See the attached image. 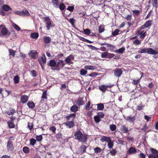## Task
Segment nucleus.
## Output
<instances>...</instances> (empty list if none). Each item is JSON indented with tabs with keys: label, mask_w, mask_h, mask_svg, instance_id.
Instances as JSON below:
<instances>
[{
	"label": "nucleus",
	"mask_w": 158,
	"mask_h": 158,
	"mask_svg": "<svg viewBox=\"0 0 158 158\" xmlns=\"http://www.w3.org/2000/svg\"><path fill=\"white\" fill-rule=\"evenodd\" d=\"M110 128L111 131H114L116 128V126L114 124H112L110 125Z\"/></svg>",
	"instance_id": "nucleus-40"
},
{
	"label": "nucleus",
	"mask_w": 158,
	"mask_h": 158,
	"mask_svg": "<svg viewBox=\"0 0 158 158\" xmlns=\"http://www.w3.org/2000/svg\"><path fill=\"white\" fill-rule=\"evenodd\" d=\"M107 143V146L108 148L110 149H112L114 146L113 141H112L111 140L109 141V142H108Z\"/></svg>",
	"instance_id": "nucleus-27"
},
{
	"label": "nucleus",
	"mask_w": 158,
	"mask_h": 158,
	"mask_svg": "<svg viewBox=\"0 0 158 158\" xmlns=\"http://www.w3.org/2000/svg\"><path fill=\"white\" fill-rule=\"evenodd\" d=\"M74 59L73 56L72 55H70L69 56H68L65 59V61L66 62V63L68 64H70L73 63V62H71V60Z\"/></svg>",
	"instance_id": "nucleus-11"
},
{
	"label": "nucleus",
	"mask_w": 158,
	"mask_h": 158,
	"mask_svg": "<svg viewBox=\"0 0 158 158\" xmlns=\"http://www.w3.org/2000/svg\"><path fill=\"white\" fill-rule=\"evenodd\" d=\"M87 147L85 145L81 146L78 149V152L79 153L82 154L85 151Z\"/></svg>",
	"instance_id": "nucleus-15"
},
{
	"label": "nucleus",
	"mask_w": 158,
	"mask_h": 158,
	"mask_svg": "<svg viewBox=\"0 0 158 158\" xmlns=\"http://www.w3.org/2000/svg\"><path fill=\"white\" fill-rule=\"evenodd\" d=\"M88 47H89V48L93 50L96 51L98 49V48L91 45H88Z\"/></svg>",
	"instance_id": "nucleus-54"
},
{
	"label": "nucleus",
	"mask_w": 158,
	"mask_h": 158,
	"mask_svg": "<svg viewBox=\"0 0 158 158\" xmlns=\"http://www.w3.org/2000/svg\"><path fill=\"white\" fill-rule=\"evenodd\" d=\"M151 151L152 153H155L156 154V158H158V151L153 148L151 149Z\"/></svg>",
	"instance_id": "nucleus-39"
},
{
	"label": "nucleus",
	"mask_w": 158,
	"mask_h": 158,
	"mask_svg": "<svg viewBox=\"0 0 158 158\" xmlns=\"http://www.w3.org/2000/svg\"><path fill=\"white\" fill-rule=\"evenodd\" d=\"M58 7H59L60 9L61 10H64L65 7V5L64 4L62 3L60 4L59 6Z\"/></svg>",
	"instance_id": "nucleus-47"
},
{
	"label": "nucleus",
	"mask_w": 158,
	"mask_h": 158,
	"mask_svg": "<svg viewBox=\"0 0 158 158\" xmlns=\"http://www.w3.org/2000/svg\"><path fill=\"white\" fill-rule=\"evenodd\" d=\"M7 149L9 150H12L13 149V145L11 141H8L7 143Z\"/></svg>",
	"instance_id": "nucleus-21"
},
{
	"label": "nucleus",
	"mask_w": 158,
	"mask_h": 158,
	"mask_svg": "<svg viewBox=\"0 0 158 158\" xmlns=\"http://www.w3.org/2000/svg\"><path fill=\"white\" fill-rule=\"evenodd\" d=\"M84 32L85 34L87 35H89L91 33L90 30L89 29L84 30Z\"/></svg>",
	"instance_id": "nucleus-56"
},
{
	"label": "nucleus",
	"mask_w": 158,
	"mask_h": 158,
	"mask_svg": "<svg viewBox=\"0 0 158 158\" xmlns=\"http://www.w3.org/2000/svg\"><path fill=\"white\" fill-rule=\"evenodd\" d=\"M9 56H12L13 57L15 56L16 51L13 50L12 49H10L9 50Z\"/></svg>",
	"instance_id": "nucleus-28"
},
{
	"label": "nucleus",
	"mask_w": 158,
	"mask_h": 158,
	"mask_svg": "<svg viewBox=\"0 0 158 158\" xmlns=\"http://www.w3.org/2000/svg\"><path fill=\"white\" fill-rule=\"evenodd\" d=\"M83 98L80 97L75 101V103L78 106L82 105L84 104V102L83 100Z\"/></svg>",
	"instance_id": "nucleus-10"
},
{
	"label": "nucleus",
	"mask_w": 158,
	"mask_h": 158,
	"mask_svg": "<svg viewBox=\"0 0 158 158\" xmlns=\"http://www.w3.org/2000/svg\"><path fill=\"white\" fill-rule=\"evenodd\" d=\"M149 158H156V154L155 153H152V154L149 155L148 156Z\"/></svg>",
	"instance_id": "nucleus-64"
},
{
	"label": "nucleus",
	"mask_w": 158,
	"mask_h": 158,
	"mask_svg": "<svg viewBox=\"0 0 158 158\" xmlns=\"http://www.w3.org/2000/svg\"><path fill=\"white\" fill-rule=\"evenodd\" d=\"M94 119L95 122L97 123H98L100 121V118L97 115L95 116L94 117Z\"/></svg>",
	"instance_id": "nucleus-42"
},
{
	"label": "nucleus",
	"mask_w": 158,
	"mask_h": 158,
	"mask_svg": "<svg viewBox=\"0 0 158 158\" xmlns=\"http://www.w3.org/2000/svg\"><path fill=\"white\" fill-rule=\"evenodd\" d=\"M125 119L129 123L133 122L135 119V116H127L126 117L124 116Z\"/></svg>",
	"instance_id": "nucleus-13"
},
{
	"label": "nucleus",
	"mask_w": 158,
	"mask_h": 158,
	"mask_svg": "<svg viewBox=\"0 0 158 158\" xmlns=\"http://www.w3.org/2000/svg\"><path fill=\"white\" fill-rule=\"evenodd\" d=\"M23 151L24 153H27L30 152V149L27 147H25L23 148Z\"/></svg>",
	"instance_id": "nucleus-36"
},
{
	"label": "nucleus",
	"mask_w": 158,
	"mask_h": 158,
	"mask_svg": "<svg viewBox=\"0 0 158 158\" xmlns=\"http://www.w3.org/2000/svg\"><path fill=\"white\" fill-rule=\"evenodd\" d=\"M36 139L38 141H40L43 139L42 136L41 135L36 136L35 137Z\"/></svg>",
	"instance_id": "nucleus-46"
},
{
	"label": "nucleus",
	"mask_w": 158,
	"mask_h": 158,
	"mask_svg": "<svg viewBox=\"0 0 158 158\" xmlns=\"http://www.w3.org/2000/svg\"><path fill=\"white\" fill-rule=\"evenodd\" d=\"M85 68L86 69L89 70H94L96 69V67L95 66H85Z\"/></svg>",
	"instance_id": "nucleus-38"
},
{
	"label": "nucleus",
	"mask_w": 158,
	"mask_h": 158,
	"mask_svg": "<svg viewBox=\"0 0 158 158\" xmlns=\"http://www.w3.org/2000/svg\"><path fill=\"white\" fill-rule=\"evenodd\" d=\"M3 10L6 11H7L10 10L11 11L12 10V8L8 5L6 4H4L2 6Z\"/></svg>",
	"instance_id": "nucleus-18"
},
{
	"label": "nucleus",
	"mask_w": 158,
	"mask_h": 158,
	"mask_svg": "<svg viewBox=\"0 0 158 158\" xmlns=\"http://www.w3.org/2000/svg\"><path fill=\"white\" fill-rule=\"evenodd\" d=\"M97 115L100 118H102L104 117V114L102 112H99L98 113Z\"/></svg>",
	"instance_id": "nucleus-52"
},
{
	"label": "nucleus",
	"mask_w": 158,
	"mask_h": 158,
	"mask_svg": "<svg viewBox=\"0 0 158 158\" xmlns=\"http://www.w3.org/2000/svg\"><path fill=\"white\" fill-rule=\"evenodd\" d=\"M152 21L151 20H148L146 21L145 23L141 27V29H143L145 28H147L149 26H150L151 25Z\"/></svg>",
	"instance_id": "nucleus-14"
},
{
	"label": "nucleus",
	"mask_w": 158,
	"mask_h": 158,
	"mask_svg": "<svg viewBox=\"0 0 158 158\" xmlns=\"http://www.w3.org/2000/svg\"><path fill=\"white\" fill-rule=\"evenodd\" d=\"M29 55L33 59H35L38 57L37 53L36 51L31 50Z\"/></svg>",
	"instance_id": "nucleus-9"
},
{
	"label": "nucleus",
	"mask_w": 158,
	"mask_h": 158,
	"mask_svg": "<svg viewBox=\"0 0 158 158\" xmlns=\"http://www.w3.org/2000/svg\"><path fill=\"white\" fill-rule=\"evenodd\" d=\"M42 60L43 63L45 64L46 62V57L44 54H43L42 56Z\"/></svg>",
	"instance_id": "nucleus-60"
},
{
	"label": "nucleus",
	"mask_w": 158,
	"mask_h": 158,
	"mask_svg": "<svg viewBox=\"0 0 158 158\" xmlns=\"http://www.w3.org/2000/svg\"><path fill=\"white\" fill-rule=\"evenodd\" d=\"M74 136L76 139L82 142H86L87 139V135H83L79 131H77L74 133Z\"/></svg>",
	"instance_id": "nucleus-1"
},
{
	"label": "nucleus",
	"mask_w": 158,
	"mask_h": 158,
	"mask_svg": "<svg viewBox=\"0 0 158 158\" xmlns=\"http://www.w3.org/2000/svg\"><path fill=\"white\" fill-rule=\"evenodd\" d=\"M13 80L15 84H18L19 82V78L18 75L15 76L14 77Z\"/></svg>",
	"instance_id": "nucleus-32"
},
{
	"label": "nucleus",
	"mask_w": 158,
	"mask_h": 158,
	"mask_svg": "<svg viewBox=\"0 0 158 158\" xmlns=\"http://www.w3.org/2000/svg\"><path fill=\"white\" fill-rule=\"evenodd\" d=\"M15 110L14 109H12L6 112V113L9 115H13L15 113Z\"/></svg>",
	"instance_id": "nucleus-35"
},
{
	"label": "nucleus",
	"mask_w": 158,
	"mask_h": 158,
	"mask_svg": "<svg viewBox=\"0 0 158 158\" xmlns=\"http://www.w3.org/2000/svg\"><path fill=\"white\" fill-rule=\"evenodd\" d=\"M104 28L103 26L102 25H100L99 27V31L100 33H102L104 31Z\"/></svg>",
	"instance_id": "nucleus-50"
},
{
	"label": "nucleus",
	"mask_w": 158,
	"mask_h": 158,
	"mask_svg": "<svg viewBox=\"0 0 158 158\" xmlns=\"http://www.w3.org/2000/svg\"><path fill=\"white\" fill-rule=\"evenodd\" d=\"M108 55V53L106 52H103L101 53V57L102 58H106L107 56Z\"/></svg>",
	"instance_id": "nucleus-45"
},
{
	"label": "nucleus",
	"mask_w": 158,
	"mask_h": 158,
	"mask_svg": "<svg viewBox=\"0 0 158 158\" xmlns=\"http://www.w3.org/2000/svg\"><path fill=\"white\" fill-rule=\"evenodd\" d=\"M30 144L34 146L36 142V140L34 139H30Z\"/></svg>",
	"instance_id": "nucleus-44"
},
{
	"label": "nucleus",
	"mask_w": 158,
	"mask_h": 158,
	"mask_svg": "<svg viewBox=\"0 0 158 158\" xmlns=\"http://www.w3.org/2000/svg\"><path fill=\"white\" fill-rule=\"evenodd\" d=\"M28 99V97L25 95H22L20 98L21 102L23 103H25L27 102Z\"/></svg>",
	"instance_id": "nucleus-12"
},
{
	"label": "nucleus",
	"mask_w": 158,
	"mask_h": 158,
	"mask_svg": "<svg viewBox=\"0 0 158 158\" xmlns=\"http://www.w3.org/2000/svg\"><path fill=\"white\" fill-rule=\"evenodd\" d=\"M44 40L46 44H48L50 42L51 39L49 37H44Z\"/></svg>",
	"instance_id": "nucleus-31"
},
{
	"label": "nucleus",
	"mask_w": 158,
	"mask_h": 158,
	"mask_svg": "<svg viewBox=\"0 0 158 158\" xmlns=\"http://www.w3.org/2000/svg\"><path fill=\"white\" fill-rule=\"evenodd\" d=\"M78 110V107L76 105H73L71 106L70 110L72 112H75Z\"/></svg>",
	"instance_id": "nucleus-23"
},
{
	"label": "nucleus",
	"mask_w": 158,
	"mask_h": 158,
	"mask_svg": "<svg viewBox=\"0 0 158 158\" xmlns=\"http://www.w3.org/2000/svg\"><path fill=\"white\" fill-rule=\"evenodd\" d=\"M47 96V91H45L43 92L42 94V98L43 99H46Z\"/></svg>",
	"instance_id": "nucleus-55"
},
{
	"label": "nucleus",
	"mask_w": 158,
	"mask_h": 158,
	"mask_svg": "<svg viewBox=\"0 0 158 158\" xmlns=\"http://www.w3.org/2000/svg\"><path fill=\"white\" fill-rule=\"evenodd\" d=\"M100 45L102 46L100 48V49L102 51H105L107 50V48H108L113 47L112 45L106 43H102L100 44Z\"/></svg>",
	"instance_id": "nucleus-4"
},
{
	"label": "nucleus",
	"mask_w": 158,
	"mask_h": 158,
	"mask_svg": "<svg viewBox=\"0 0 158 158\" xmlns=\"http://www.w3.org/2000/svg\"><path fill=\"white\" fill-rule=\"evenodd\" d=\"M94 153H98L101 152L102 151V150L100 148L97 147L94 149Z\"/></svg>",
	"instance_id": "nucleus-30"
},
{
	"label": "nucleus",
	"mask_w": 158,
	"mask_h": 158,
	"mask_svg": "<svg viewBox=\"0 0 158 158\" xmlns=\"http://www.w3.org/2000/svg\"><path fill=\"white\" fill-rule=\"evenodd\" d=\"M142 29H141V27H140V29L138 30L137 33V35H140L143 32V31H142L141 30Z\"/></svg>",
	"instance_id": "nucleus-62"
},
{
	"label": "nucleus",
	"mask_w": 158,
	"mask_h": 158,
	"mask_svg": "<svg viewBox=\"0 0 158 158\" xmlns=\"http://www.w3.org/2000/svg\"><path fill=\"white\" fill-rule=\"evenodd\" d=\"M157 0H153V6L157 8Z\"/></svg>",
	"instance_id": "nucleus-53"
},
{
	"label": "nucleus",
	"mask_w": 158,
	"mask_h": 158,
	"mask_svg": "<svg viewBox=\"0 0 158 158\" xmlns=\"http://www.w3.org/2000/svg\"><path fill=\"white\" fill-rule=\"evenodd\" d=\"M44 22L46 24L47 30H50V28L54 26L53 22L48 17H45L44 18Z\"/></svg>",
	"instance_id": "nucleus-3"
},
{
	"label": "nucleus",
	"mask_w": 158,
	"mask_h": 158,
	"mask_svg": "<svg viewBox=\"0 0 158 158\" xmlns=\"http://www.w3.org/2000/svg\"><path fill=\"white\" fill-rule=\"evenodd\" d=\"M27 105L29 108L31 109L33 108L35 106L34 103L33 102L30 101L28 102Z\"/></svg>",
	"instance_id": "nucleus-25"
},
{
	"label": "nucleus",
	"mask_w": 158,
	"mask_h": 158,
	"mask_svg": "<svg viewBox=\"0 0 158 158\" xmlns=\"http://www.w3.org/2000/svg\"><path fill=\"white\" fill-rule=\"evenodd\" d=\"M124 18L127 20H131L132 19V15H131L129 14L126 16Z\"/></svg>",
	"instance_id": "nucleus-51"
},
{
	"label": "nucleus",
	"mask_w": 158,
	"mask_h": 158,
	"mask_svg": "<svg viewBox=\"0 0 158 158\" xmlns=\"http://www.w3.org/2000/svg\"><path fill=\"white\" fill-rule=\"evenodd\" d=\"M90 102L89 101H88L87 104L85 106V109L86 110H89V106H90Z\"/></svg>",
	"instance_id": "nucleus-58"
},
{
	"label": "nucleus",
	"mask_w": 158,
	"mask_h": 158,
	"mask_svg": "<svg viewBox=\"0 0 158 158\" xmlns=\"http://www.w3.org/2000/svg\"><path fill=\"white\" fill-rule=\"evenodd\" d=\"M56 64H57L55 60H52L49 61V63L48 64V66L52 67L56 66Z\"/></svg>",
	"instance_id": "nucleus-17"
},
{
	"label": "nucleus",
	"mask_w": 158,
	"mask_h": 158,
	"mask_svg": "<svg viewBox=\"0 0 158 158\" xmlns=\"http://www.w3.org/2000/svg\"><path fill=\"white\" fill-rule=\"evenodd\" d=\"M13 27L17 31H19L20 30V28L16 24H14L13 25Z\"/></svg>",
	"instance_id": "nucleus-61"
},
{
	"label": "nucleus",
	"mask_w": 158,
	"mask_h": 158,
	"mask_svg": "<svg viewBox=\"0 0 158 158\" xmlns=\"http://www.w3.org/2000/svg\"><path fill=\"white\" fill-rule=\"evenodd\" d=\"M139 53H148L149 54H158V49L154 50L152 48H143L140 49L138 51Z\"/></svg>",
	"instance_id": "nucleus-2"
},
{
	"label": "nucleus",
	"mask_w": 158,
	"mask_h": 158,
	"mask_svg": "<svg viewBox=\"0 0 158 158\" xmlns=\"http://www.w3.org/2000/svg\"><path fill=\"white\" fill-rule=\"evenodd\" d=\"M132 11L134 16H137L139 13V11L138 10H133Z\"/></svg>",
	"instance_id": "nucleus-49"
},
{
	"label": "nucleus",
	"mask_w": 158,
	"mask_h": 158,
	"mask_svg": "<svg viewBox=\"0 0 158 158\" xmlns=\"http://www.w3.org/2000/svg\"><path fill=\"white\" fill-rule=\"evenodd\" d=\"M28 127L30 130H31L33 127V123H28Z\"/></svg>",
	"instance_id": "nucleus-59"
},
{
	"label": "nucleus",
	"mask_w": 158,
	"mask_h": 158,
	"mask_svg": "<svg viewBox=\"0 0 158 158\" xmlns=\"http://www.w3.org/2000/svg\"><path fill=\"white\" fill-rule=\"evenodd\" d=\"M22 16H28L30 15V13L29 12L26 10H24L22 11Z\"/></svg>",
	"instance_id": "nucleus-34"
},
{
	"label": "nucleus",
	"mask_w": 158,
	"mask_h": 158,
	"mask_svg": "<svg viewBox=\"0 0 158 158\" xmlns=\"http://www.w3.org/2000/svg\"><path fill=\"white\" fill-rule=\"evenodd\" d=\"M60 0H52V3L53 4L54 6L55 7H58L60 4L59 1Z\"/></svg>",
	"instance_id": "nucleus-20"
},
{
	"label": "nucleus",
	"mask_w": 158,
	"mask_h": 158,
	"mask_svg": "<svg viewBox=\"0 0 158 158\" xmlns=\"http://www.w3.org/2000/svg\"><path fill=\"white\" fill-rule=\"evenodd\" d=\"M8 126L10 128H14L15 127V125L14 122L11 120H10L7 121Z\"/></svg>",
	"instance_id": "nucleus-22"
},
{
	"label": "nucleus",
	"mask_w": 158,
	"mask_h": 158,
	"mask_svg": "<svg viewBox=\"0 0 158 158\" xmlns=\"http://www.w3.org/2000/svg\"><path fill=\"white\" fill-rule=\"evenodd\" d=\"M111 140V139L110 137L103 136L101 139V141L102 142H106L108 143Z\"/></svg>",
	"instance_id": "nucleus-16"
},
{
	"label": "nucleus",
	"mask_w": 158,
	"mask_h": 158,
	"mask_svg": "<svg viewBox=\"0 0 158 158\" xmlns=\"http://www.w3.org/2000/svg\"><path fill=\"white\" fill-rule=\"evenodd\" d=\"M87 71L84 69H81L80 71V74L81 75H84L87 74Z\"/></svg>",
	"instance_id": "nucleus-43"
},
{
	"label": "nucleus",
	"mask_w": 158,
	"mask_h": 158,
	"mask_svg": "<svg viewBox=\"0 0 158 158\" xmlns=\"http://www.w3.org/2000/svg\"><path fill=\"white\" fill-rule=\"evenodd\" d=\"M64 124L67 127L69 128L73 127L74 126V123L72 121H68Z\"/></svg>",
	"instance_id": "nucleus-19"
},
{
	"label": "nucleus",
	"mask_w": 158,
	"mask_h": 158,
	"mask_svg": "<svg viewBox=\"0 0 158 158\" xmlns=\"http://www.w3.org/2000/svg\"><path fill=\"white\" fill-rule=\"evenodd\" d=\"M125 50V48L122 47L119 49L115 51V52L120 54L122 53Z\"/></svg>",
	"instance_id": "nucleus-33"
},
{
	"label": "nucleus",
	"mask_w": 158,
	"mask_h": 158,
	"mask_svg": "<svg viewBox=\"0 0 158 158\" xmlns=\"http://www.w3.org/2000/svg\"><path fill=\"white\" fill-rule=\"evenodd\" d=\"M141 43V42L138 40H134L133 42V44L135 45H139Z\"/></svg>",
	"instance_id": "nucleus-63"
},
{
	"label": "nucleus",
	"mask_w": 158,
	"mask_h": 158,
	"mask_svg": "<svg viewBox=\"0 0 158 158\" xmlns=\"http://www.w3.org/2000/svg\"><path fill=\"white\" fill-rule=\"evenodd\" d=\"M110 153L112 156H115L117 153V151L115 149H112L110 151Z\"/></svg>",
	"instance_id": "nucleus-41"
},
{
	"label": "nucleus",
	"mask_w": 158,
	"mask_h": 158,
	"mask_svg": "<svg viewBox=\"0 0 158 158\" xmlns=\"http://www.w3.org/2000/svg\"><path fill=\"white\" fill-rule=\"evenodd\" d=\"M119 31V30L118 29H115L113 32L112 34L113 36H115L118 34Z\"/></svg>",
	"instance_id": "nucleus-48"
},
{
	"label": "nucleus",
	"mask_w": 158,
	"mask_h": 158,
	"mask_svg": "<svg viewBox=\"0 0 158 158\" xmlns=\"http://www.w3.org/2000/svg\"><path fill=\"white\" fill-rule=\"evenodd\" d=\"M97 109L98 110H102L104 108V106L102 103H99L97 104Z\"/></svg>",
	"instance_id": "nucleus-29"
},
{
	"label": "nucleus",
	"mask_w": 158,
	"mask_h": 158,
	"mask_svg": "<svg viewBox=\"0 0 158 158\" xmlns=\"http://www.w3.org/2000/svg\"><path fill=\"white\" fill-rule=\"evenodd\" d=\"M113 86V85H102L99 86V88L102 92L104 93L106 92V90H107V88H111Z\"/></svg>",
	"instance_id": "nucleus-6"
},
{
	"label": "nucleus",
	"mask_w": 158,
	"mask_h": 158,
	"mask_svg": "<svg viewBox=\"0 0 158 158\" xmlns=\"http://www.w3.org/2000/svg\"><path fill=\"white\" fill-rule=\"evenodd\" d=\"M122 73V70L119 68H116L114 71V75L117 77H119Z\"/></svg>",
	"instance_id": "nucleus-7"
},
{
	"label": "nucleus",
	"mask_w": 158,
	"mask_h": 158,
	"mask_svg": "<svg viewBox=\"0 0 158 158\" xmlns=\"http://www.w3.org/2000/svg\"><path fill=\"white\" fill-rule=\"evenodd\" d=\"M56 64V68L58 70L63 67L66 64L64 61L62 60H59Z\"/></svg>",
	"instance_id": "nucleus-5"
},
{
	"label": "nucleus",
	"mask_w": 158,
	"mask_h": 158,
	"mask_svg": "<svg viewBox=\"0 0 158 158\" xmlns=\"http://www.w3.org/2000/svg\"><path fill=\"white\" fill-rule=\"evenodd\" d=\"M136 149L133 147L130 148L128 152L129 154H134L136 152Z\"/></svg>",
	"instance_id": "nucleus-26"
},
{
	"label": "nucleus",
	"mask_w": 158,
	"mask_h": 158,
	"mask_svg": "<svg viewBox=\"0 0 158 158\" xmlns=\"http://www.w3.org/2000/svg\"><path fill=\"white\" fill-rule=\"evenodd\" d=\"M3 26L2 25H0V31L1 30V33L2 35H5L8 34V35L10 34V33L8 32V30L5 27H3Z\"/></svg>",
	"instance_id": "nucleus-8"
},
{
	"label": "nucleus",
	"mask_w": 158,
	"mask_h": 158,
	"mask_svg": "<svg viewBox=\"0 0 158 158\" xmlns=\"http://www.w3.org/2000/svg\"><path fill=\"white\" fill-rule=\"evenodd\" d=\"M76 115L75 114H70L69 116L67 117L66 118H67V119L68 120H70V118L72 117H73V118H74L75 116Z\"/></svg>",
	"instance_id": "nucleus-57"
},
{
	"label": "nucleus",
	"mask_w": 158,
	"mask_h": 158,
	"mask_svg": "<svg viewBox=\"0 0 158 158\" xmlns=\"http://www.w3.org/2000/svg\"><path fill=\"white\" fill-rule=\"evenodd\" d=\"M31 36L33 39H35L39 36V34L36 33H33L31 34Z\"/></svg>",
	"instance_id": "nucleus-37"
},
{
	"label": "nucleus",
	"mask_w": 158,
	"mask_h": 158,
	"mask_svg": "<svg viewBox=\"0 0 158 158\" xmlns=\"http://www.w3.org/2000/svg\"><path fill=\"white\" fill-rule=\"evenodd\" d=\"M120 130L124 133L128 132V129L124 125H122L120 127Z\"/></svg>",
	"instance_id": "nucleus-24"
}]
</instances>
